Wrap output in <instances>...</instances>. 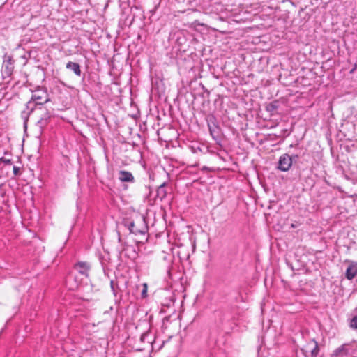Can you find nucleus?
Instances as JSON below:
<instances>
[{
  "label": "nucleus",
  "mask_w": 357,
  "mask_h": 357,
  "mask_svg": "<svg viewBox=\"0 0 357 357\" xmlns=\"http://www.w3.org/2000/svg\"><path fill=\"white\" fill-rule=\"evenodd\" d=\"M14 60L10 55L5 54L1 68V74L3 79L9 78L13 74L14 70Z\"/></svg>",
  "instance_id": "1"
},
{
  "label": "nucleus",
  "mask_w": 357,
  "mask_h": 357,
  "mask_svg": "<svg viewBox=\"0 0 357 357\" xmlns=\"http://www.w3.org/2000/svg\"><path fill=\"white\" fill-rule=\"evenodd\" d=\"M293 158L289 154H283L279 158L278 169L282 172H287L291 168Z\"/></svg>",
  "instance_id": "2"
},
{
  "label": "nucleus",
  "mask_w": 357,
  "mask_h": 357,
  "mask_svg": "<svg viewBox=\"0 0 357 357\" xmlns=\"http://www.w3.org/2000/svg\"><path fill=\"white\" fill-rule=\"evenodd\" d=\"M302 351L305 356L310 354L311 357H317L319 352L318 343L314 340H312L302 349Z\"/></svg>",
  "instance_id": "3"
},
{
  "label": "nucleus",
  "mask_w": 357,
  "mask_h": 357,
  "mask_svg": "<svg viewBox=\"0 0 357 357\" xmlns=\"http://www.w3.org/2000/svg\"><path fill=\"white\" fill-rule=\"evenodd\" d=\"M208 127L209 132L214 139L219 137L220 128L215 122V118L213 116H210L207 119Z\"/></svg>",
  "instance_id": "4"
},
{
  "label": "nucleus",
  "mask_w": 357,
  "mask_h": 357,
  "mask_svg": "<svg viewBox=\"0 0 357 357\" xmlns=\"http://www.w3.org/2000/svg\"><path fill=\"white\" fill-rule=\"evenodd\" d=\"M31 100L35 102L36 105H42L47 102L49 99L47 98V92L39 89L32 94Z\"/></svg>",
  "instance_id": "5"
},
{
  "label": "nucleus",
  "mask_w": 357,
  "mask_h": 357,
  "mask_svg": "<svg viewBox=\"0 0 357 357\" xmlns=\"http://www.w3.org/2000/svg\"><path fill=\"white\" fill-rule=\"evenodd\" d=\"M357 275V262L349 261V265L345 272L347 280H351Z\"/></svg>",
  "instance_id": "6"
},
{
  "label": "nucleus",
  "mask_w": 357,
  "mask_h": 357,
  "mask_svg": "<svg viewBox=\"0 0 357 357\" xmlns=\"http://www.w3.org/2000/svg\"><path fill=\"white\" fill-rule=\"evenodd\" d=\"M75 268L82 275L88 277L90 266L86 262H78L75 265Z\"/></svg>",
  "instance_id": "7"
},
{
  "label": "nucleus",
  "mask_w": 357,
  "mask_h": 357,
  "mask_svg": "<svg viewBox=\"0 0 357 357\" xmlns=\"http://www.w3.org/2000/svg\"><path fill=\"white\" fill-rule=\"evenodd\" d=\"M119 179L121 182H129V183H133L135 181V178L131 172L125 171V170H121L119 172Z\"/></svg>",
  "instance_id": "8"
},
{
  "label": "nucleus",
  "mask_w": 357,
  "mask_h": 357,
  "mask_svg": "<svg viewBox=\"0 0 357 357\" xmlns=\"http://www.w3.org/2000/svg\"><path fill=\"white\" fill-rule=\"evenodd\" d=\"M348 354L347 344H344L335 349L331 354V357H347Z\"/></svg>",
  "instance_id": "9"
},
{
  "label": "nucleus",
  "mask_w": 357,
  "mask_h": 357,
  "mask_svg": "<svg viewBox=\"0 0 357 357\" xmlns=\"http://www.w3.org/2000/svg\"><path fill=\"white\" fill-rule=\"evenodd\" d=\"M66 68L72 70L77 76L81 75V69L79 64L77 63H74L72 61H69L66 63Z\"/></svg>",
  "instance_id": "10"
},
{
  "label": "nucleus",
  "mask_w": 357,
  "mask_h": 357,
  "mask_svg": "<svg viewBox=\"0 0 357 357\" xmlns=\"http://www.w3.org/2000/svg\"><path fill=\"white\" fill-rule=\"evenodd\" d=\"M166 183L161 184L157 189L156 197L160 200L164 199L167 196Z\"/></svg>",
  "instance_id": "11"
},
{
  "label": "nucleus",
  "mask_w": 357,
  "mask_h": 357,
  "mask_svg": "<svg viewBox=\"0 0 357 357\" xmlns=\"http://www.w3.org/2000/svg\"><path fill=\"white\" fill-rule=\"evenodd\" d=\"M278 108V102L273 101L268 104L266 107V111L271 113L275 112Z\"/></svg>",
  "instance_id": "12"
},
{
  "label": "nucleus",
  "mask_w": 357,
  "mask_h": 357,
  "mask_svg": "<svg viewBox=\"0 0 357 357\" xmlns=\"http://www.w3.org/2000/svg\"><path fill=\"white\" fill-rule=\"evenodd\" d=\"M128 229L130 230V231L131 233H133L135 234H144V231L143 230H141L138 228H137L136 225H135V223L132 222L130 223L129 226H128Z\"/></svg>",
  "instance_id": "13"
},
{
  "label": "nucleus",
  "mask_w": 357,
  "mask_h": 357,
  "mask_svg": "<svg viewBox=\"0 0 357 357\" xmlns=\"http://www.w3.org/2000/svg\"><path fill=\"white\" fill-rule=\"evenodd\" d=\"M350 327L354 329H357V314L354 316L350 321Z\"/></svg>",
  "instance_id": "14"
},
{
  "label": "nucleus",
  "mask_w": 357,
  "mask_h": 357,
  "mask_svg": "<svg viewBox=\"0 0 357 357\" xmlns=\"http://www.w3.org/2000/svg\"><path fill=\"white\" fill-rule=\"evenodd\" d=\"M149 335V334L147 333H142L141 337H140L141 342H147L148 343H151V341L147 340Z\"/></svg>",
  "instance_id": "15"
},
{
  "label": "nucleus",
  "mask_w": 357,
  "mask_h": 357,
  "mask_svg": "<svg viewBox=\"0 0 357 357\" xmlns=\"http://www.w3.org/2000/svg\"><path fill=\"white\" fill-rule=\"evenodd\" d=\"M110 287H111V289L113 291L114 296H117V291H116L117 285L114 283V282L113 280H111V282H110Z\"/></svg>",
  "instance_id": "16"
},
{
  "label": "nucleus",
  "mask_w": 357,
  "mask_h": 357,
  "mask_svg": "<svg viewBox=\"0 0 357 357\" xmlns=\"http://www.w3.org/2000/svg\"><path fill=\"white\" fill-rule=\"evenodd\" d=\"M51 115L49 112H45L42 116L41 119L45 120V121L48 122L49 119H50Z\"/></svg>",
  "instance_id": "17"
},
{
  "label": "nucleus",
  "mask_w": 357,
  "mask_h": 357,
  "mask_svg": "<svg viewBox=\"0 0 357 357\" xmlns=\"http://www.w3.org/2000/svg\"><path fill=\"white\" fill-rule=\"evenodd\" d=\"M47 124V122L45 121V120H43V119H40L38 121V125L40 127V128H43L44 126H45Z\"/></svg>",
  "instance_id": "18"
},
{
  "label": "nucleus",
  "mask_w": 357,
  "mask_h": 357,
  "mask_svg": "<svg viewBox=\"0 0 357 357\" xmlns=\"http://www.w3.org/2000/svg\"><path fill=\"white\" fill-rule=\"evenodd\" d=\"M0 162H3L4 164L6 165H11L12 164V161L10 159H6L5 158H0Z\"/></svg>",
  "instance_id": "19"
},
{
  "label": "nucleus",
  "mask_w": 357,
  "mask_h": 357,
  "mask_svg": "<svg viewBox=\"0 0 357 357\" xmlns=\"http://www.w3.org/2000/svg\"><path fill=\"white\" fill-rule=\"evenodd\" d=\"M13 174L17 176L19 174L20 172V168L17 166H13Z\"/></svg>",
  "instance_id": "20"
},
{
  "label": "nucleus",
  "mask_w": 357,
  "mask_h": 357,
  "mask_svg": "<svg viewBox=\"0 0 357 357\" xmlns=\"http://www.w3.org/2000/svg\"><path fill=\"white\" fill-rule=\"evenodd\" d=\"M291 157L293 158V161H294V162H296L299 158V155L298 154L293 155Z\"/></svg>",
  "instance_id": "21"
},
{
  "label": "nucleus",
  "mask_w": 357,
  "mask_h": 357,
  "mask_svg": "<svg viewBox=\"0 0 357 357\" xmlns=\"http://www.w3.org/2000/svg\"><path fill=\"white\" fill-rule=\"evenodd\" d=\"M142 294H146V289L143 290Z\"/></svg>",
  "instance_id": "22"
}]
</instances>
